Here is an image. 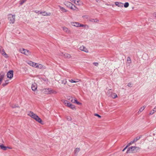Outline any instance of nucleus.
Here are the masks:
<instances>
[{"label": "nucleus", "mask_w": 156, "mask_h": 156, "mask_svg": "<svg viewBox=\"0 0 156 156\" xmlns=\"http://www.w3.org/2000/svg\"><path fill=\"white\" fill-rule=\"evenodd\" d=\"M8 19L10 23H13L15 19V15L10 14L8 15Z\"/></svg>", "instance_id": "f257e3e1"}, {"label": "nucleus", "mask_w": 156, "mask_h": 156, "mask_svg": "<svg viewBox=\"0 0 156 156\" xmlns=\"http://www.w3.org/2000/svg\"><path fill=\"white\" fill-rule=\"evenodd\" d=\"M20 52L28 56L30 55L31 52L29 50L24 48H22L20 49Z\"/></svg>", "instance_id": "f03ea898"}, {"label": "nucleus", "mask_w": 156, "mask_h": 156, "mask_svg": "<svg viewBox=\"0 0 156 156\" xmlns=\"http://www.w3.org/2000/svg\"><path fill=\"white\" fill-rule=\"evenodd\" d=\"M136 153L135 151V147H131L128 149L126 151L127 153Z\"/></svg>", "instance_id": "7ed1b4c3"}, {"label": "nucleus", "mask_w": 156, "mask_h": 156, "mask_svg": "<svg viewBox=\"0 0 156 156\" xmlns=\"http://www.w3.org/2000/svg\"><path fill=\"white\" fill-rule=\"evenodd\" d=\"M13 71L12 70H9L7 74V78L11 79L13 76Z\"/></svg>", "instance_id": "20e7f679"}, {"label": "nucleus", "mask_w": 156, "mask_h": 156, "mask_svg": "<svg viewBox=\"0 0 156 156\" xmlns=\"http://www.w3.org/2000/svg\"><path fill=\"white\" fill-rule=\"evenodd\" d=\"M42 92L45 94H51V88H45L42 90Z\"/></svg>", "instance_id": "39448f33"}, {"label": "nucleus", "mask_w": 156, "mask_h": 156, "mask_svg": "<svg viewBox=\"0 0 156 156\" xmlns=\"http://www.w3.org/2000/svg\"><path fill=\"white\" fill-rule=\"evenodd\" d=\"M0 53L5 57H8L7 55L5 53L4 50L2 47L0 46Z\"/></svg>", "instance_id": "423d86ee"}, {"label": "nucleus", "mask_w": 156, "mask_h": 156, "mask_svg": "<svg viewBox=\"0 0 156 156\" xmlns=\"http://www.w3.org/2000/svg\"><path fill=\"white\" fill-rule=\"evenodd\" d=\"M28 115L34 119H35L36 117H37V115L31 111H30L29 112L28 114Z\"/></svg>", "instance_id": "0eeeda50"}, {"label": "nucleus", "mask_w": 156, "mask_h": 156, "mask_svg": "<svg viewBox=\"0 0 156 156\" xmlns=\"http://www.w3.org/2000/svg\"><path fill=\"white\" fill-rule=\"evenodd\" d=\"M80 49L81 51H83L86 52H88V49L83 46H82L80 48Z\"/></svg>", "instance_id": "6e6552de"}, {"label": "nucleus", "mask_w": 156, "mask_h": 156, "mask_svg": "<svg viewBox=\"0 0 156 156\" xmlns=\"http://www.w3.org/2000/svg\"><path fill=\"white\" fill-rule=\"evenodd\" d=\"M5 75V73L3 72H1L0 73V84L1 83L2 80L3 79Z\"/></svg>", "instance_id": "1a4fd4ad"}, {"label": "nucleus", "mask_w": 156, "mask_h": 156, "mask_svg": "<svg viewBox=\"0 0 156 156\" xmlns=\"http://www.w3.org/2000/svg\"><path fill=\"white\" fill-rule=\"evenodd\" d=\"M62 29L67 34H70V33L71 31L70 30L68 29L67 27H62Z\"/></svg>", "instance_id": "9d476101"}, {"label": "nucleus", "mask_w": 156, "mask_h": 156, "mask_svg": "<svg viewBox=\"0 0 156 156\" xmlns=\"http://www.w3.org/2000/svg\"><path fill=\"white\" fill-rule=\"evenodd\" d=\"M36 121L40 123L41 124H43V122L42 121L41 119L38 116L37 117H36L35 119Z\"/></svg>", "instance_id": "9b49d317"}, {"label": "nucleus", "mask_w": 156, "mask_h": 156, "mask_svg": "<svg viewBox=\"0 0 156 156\" xmlns=\"http://www.w3.org/2000/svg\"><path fill=\"white\" fill-rule=\"evenodd\" d=\"M31 89L33 91H35L37 88V85L36 83H34L32 85Z\"/></svg>", "instance_id": "f8f14e48"}, {"label": "nucleus", "mask_w": 156, "mask_h": 156, "mask_svg": "<svg viewBox=\"0 0 156 156\" xmlns=\"http://www.w3.org/2000/svg\"><path fill=\"white\" fill-rule=\"evenodd\" d=\"M39 14H41L42 15L45 16H50L51 14L50 12L47 13L45 11L44 12H40Z\"/></svg>", "instance_id": "ddd939ff"}, {"label": "nucleus", "mask_w": 156, "mask_h": 156, "mask_svg": "<svg viewBox=\"0 0 156 156\" xmlns=\"http://www.w3.org/2000/svg\"><path fill=\"white\" fill-rule=\"evenodd\" d=\"M115 4L116 5L118 6L119 7H123V3L120 2H116L115 3Z\"/></svg>", "instance_id": "4468645a"}, {"label": "nucleus", "mask_w": 156, "mask_h": 156, "mask_svg": "<svg viewBox=\"0 0 156 156\" xmlns=\"http://www.w3.org/2000/svg\"><path fill=\"white\" fill-rule=\"evenodd\" d=\"M63 103H64L65 105L69 107L70 105L71 104L68 101L66 100H64L63 101Z\"/></svg>", "instance_id": "2eb2a0df"}, {"label": "nucleus", "mask_w": 156, "mask_h": 156, "mask_svg": "<svg viewBox=\"0 0 156 156\" xmlns=\"http://www.w3.org/2000/svg\"><path fill=\"white\" fill-rule=\"evenodd\" d=\"M71 24L72 26L76 27H79V23L77 22H71Z\"/></svg>", "instance_id": "dca6fc26"}, {"label": "nucleus", "mask_w": 156, "mask_h": 156, "mask_svg": "<svg viewBox=\"0 0 156 156\" xmlns=\"http://www.w3.org/2000/svg\"><path fill=\"white\" fill-rule=\"evenodd\" d=\"M0 148L2 149V150H4V151H5V150H6L7 148L11 149V148L8 147H6V146H4L2 144H1V145L0 146Z\"/></svg>", "instance_id": "f3484780"}, {"label": "nucleus", "mask_w": 156, "mask_h": 156, "mask_svg": "<svg viewBox=\"0 0 156 156\" xmlns=\"http://www.w3.org/2000/svg\"><path fill=\"white\" fill-rule=\"evenodd\" d=\"M62 54H63L65 58H70L71 57V55L70 54H68L67 53H65L63 54V53H62Z\"/></svg>", "instance_id": "a211bd4d"}, {"label": "nucleus", "mask_w": 156, "mask_h": 156, "mask_svg": "<svg viewBox=\"0 0 156 156\" xmlns=\"http://www.w3.org/2000/svg\"><path fill=\"white\" fill-rule=\"evenodd\" d=\"M110 96L112 97L113 98H115L117 97V95L116 94L111 92L110 94Z\"/></svg>", "instance_id": "6ab92c4d"}, {"label": "nucleus", "mask_w": 156, "mask_h": 156, "mask_svg": "<svg viewBox=\"0 0 156 156\" xmlns=\"http://www.w3.org/2000/svg\"><path fill=\"white\" fill-rule=\"evenodd\" d=\"M80 151V149L79 148H76L74 150V154L75 155H77L78 153Z\"/></svg>", "instance_id": "aec40b11"}, {"label": "nucleus", "mask_w": 156, "mask_h": 156, "mask_svg": "<svg viewBox=\"0 0 156 156\" xmlns=\"http://www.w3.org/2000/svg\"><path fill=\"white\" fill-rule=\"evenodd\" d=\"M90 21L91 22L96 23L98 22L99 20L97 19H90Z\"/></svg>", "instance_id": "412c9836"}, {"label": "nucleus", "mask_w": 156, "mask_h": 156, "mask_svg": "<svg viewBox=\"0 0 156 156\" xmlns=\"http://www.w3.org/2000/svg\"><path fill=\"white\" fill-rule=\"evenodd\" d=\"M37 68L40 69H45V67L44 66H42L41 64H38Z\"/></svg>", "instance_id": "4be33fe9"}, {"label": "nucleus", "mask_w": 156, "mask_h": 156, "mask_svg": "<svg viewBox=\"0 0 156 156\" xmlns=\"http://www.w3.org/2000/svg\"><path fill=\"white\" fill-rule=\"evenodd\" d=\"M140 138V136H137L136 137L133 141H131V143H133L136 142Z\"/></svg>", "instance_id": "5701e85b"}, {"label": "nucleus", "mask_w": 156, "mask_h": 156, "mask_svg": "<svg viewBox=\"0 0 156 156\" xmlns=\"http://www.w3.org/2000/svg\"><path fill=\"white\" fill-rule=\"evenodd\" d=\"M65 4L66 6L70 7L71 5H72V3L69 2H67L65 3Z\"/></svg>", "instance_id": "b1692460"}, {"label": "nucleus", "mask_w": 156, "mask_h": 156, "mask_svg": "<svg viewBox=\"0 0 156 156\" xmlns=\"http://www.w3.org/2000/svg\"><path fill=\"white\" fill-rule=\"evenodd\" d=\"M35 63V62H33L32 61H30L28 62V64L30 65L31 66H32L34 67V64Z\"/></svg>", "instance_id": "393cba45"}, {"label": "nucleus", "mask_w": 156, "mask_h": 156, "mask_svg": "<svg viewBox=\"0 0 156 156\" xmlns=\"http://www.w3.org/2000/svg\"><path fill=\"white\" fill-rule=\"evenodd\" d=\"M61 83L62 84L65 85L67 83V80L65 79H63L61 80Z\"/></svg>", "instance_id": "a878e982"}, {"label": "nucleus", "mask_w": 156, "mask_h": 156, "mask_svg": "<svg viewBox=\"0 0 156 156\" xmlns=\"http://www.w3.org/2000/svg\"><path fill=\"white\" fill-rule=\"evenodd\" d=\"M58 6L59 7L60 9L63 12H66L67 11V10L65 9L63 7H62L60 6H59V5Z\"/></svg>", "instance_id": "bb28decb"}, {"label": "nucleus", "mask_w": 156, "mask_h": 156, "mask_svg": "<svg viewBox=\"0 0 156 156\" xmlns=\"http://www.w3.org/2000/svg\"><path fill=\"white\" fill-rule=\"evenodd\" d=\"M145 108V107L144 106L141 107L139 109V111L138 112L139 114Z\"/></svg>", "instance_id": "cd10ccee"}, {"label": "nucleus", "mask_w": 156, "mask_h": 156, "mask_svg": "<svg viewBox=\"0 0 156 156\" xmlns=\"http://www.w3.org/2000/svg\"><path fill=\"white\" fill-rule=\"evenodd\" d=\"M131 62L130 58L129 57L127 58V63L129 64H130Z\"/></svg>", "instance_id": "c85d7f7f"}, {"label": "nucleus", "mask_w": 156, "mask_h": 156, "mask_svg": "<svg viewBox=\"0 0 156 156\" xmlns=\"http://www.w3.org/2000/svg\"><path fill=\"white\" fill-rule=\"evenodd\" d=\"M27 0H21L20 1V5H22L24 2H25Z\"/></svg>", "instance_id": "c756f323"}, {"label": "nucleus", "mask_w": 156, "mask_h": 156, "mask_svg": "<svg viewBox=\"0 0 156 156\" xmlns=\"http://www.w3.org/2000/svg\"><path fill=\"white\" fill-rule=\"evenodd\" d=\"M69 108H71V109H72L73 110H74V109H75V106L74 105H72V104H71V105H70Z\"/></svg>", "instance_id": "7c9ffc66"}, {"label": "nucleus", "mask_w": 156, "mask_h": 156, "mask_svg": "<svg viewBox=\"0 0 156 156\" xmlns=\"http://www.w3.org/2000/svg\"><path fill=\"white\" fill-rule=\"evenodd\" d=\"M70 8L73 10H75L76 9V6L75 5L72 4V5L70 7Z\"/></svg>", "instance_id": "2f4dec72"}, {"label": "nucleus", "mask_w": 156, "mask_h": 156, "mask_svg": "<svg viewBox=\"0 0 156 156\" xmlns=\"http://www.w3.org/2000/svg\"><path fill=\"white\" fill-rule=\"evenodd\" d=\"M11 107L13 108H14L16 107L19 108V106L17 105H13L11 106Z\"/></svg>", "instance_id": "473e14b6"}, {"label": "nucleus", "mask_w": 156, "mask_h": 156, "mask_svg": "<svg viewBox=\"0 0 156 156\" xmlns=\"http://www.w3.org/2000/svg\"><path fill=\"white\" fill-rule=\"evenodd\" d=\"M140 149V148L137 147H135V151H136V152L138 151Z\"/></svg>", "instance_id": "72a5a7b5"}, {"label": "nucleus", "mask_w": 156, "mask_h": 156, "mask_svg": "<svg viewBox=\"0 0 156 156\" xmlns=\"http://www.w3.org/2000/svg\"><path fill=\"white\" fill-rule=\"evenodd\" d=\"M129 5V4L128 2H126L124 4V7L125 8H127Z\"/></svg>", "instance_id": "f704fd0d"}, {"label": "nucleus", "mask_w": 156, "mask_h": 156, "mask_svg": "<svg viewBox=\"0 0 156 156\" xmlns=\"http://www.w3.org/2000/svg\"><path fill=\"white\" fill-rule=\"evenodd\" d=\"M155 110H154V109H153L150 113V114H149L150 115H152L154 113V112H155Z\"/></svg>", "instance_id": "c9c22d12"}, {"label": "nucleus", "mask_w": 156, "mask_h": 156, "mask_svg": "<svg viewBox=\"0 0 156 156\" xmlns=\"http://www.w3.org/2000/svg\"><path fill=\"white\" fill-rule=\"evenodd\" d=\"M86 27L85 25L81 24L79 23V27Z\"/></svg>", "instance_id": "e433bc0d"}, {"label": "nucleus", "mask_w": 156, "mask_h": 156, "mask_svg": "<svg viewBox=\"0 0 156 156\" xmlns=\"http://www.w3.org/2000/svg\"><path fill=\"white\" fill-rule=\"evenodd\" d=\"M51 94L52 93L55 94H56L57 93V92L55 91H54V90H53L51 88Z\"/></svg>", "instance_id": "4c0bfd02"}, {"label": "nucleus", "mask_w": 156, "mask_h": 156, "mask_svg": "<svg viewBox=\"0 0 156 156\" xmlns=\"http://www.w3.org/2000/svg\"><path fill=\"white\" fill-rule=\"evenodd\" d=\"M94 115H95V116H97L99 118H101V116L98 114L95 113V114H94Z\"/></svg>", "instance_id": "58836bf2"}, {"label": "nucleus", "mask_w": 156, "mask_h": 156, "mask_svg": "<svg viewBox=\"0 0 156 156\" xmlns=\"http://www.w3.org/2000/svg\"><path fill=\"white\" fill-rule=\"evenodd\" d=\"M75 103H76L77 105H80L81 104V103H80V102L77 101V100L76 99V100H75Z\"/></svg>", "instance_id": "ea45409f"}, {"label": "nucleus", "mask_w": 156, "mask_h": 156, "mask_svg": "<svg viewBox=\"0 0 156 156\" xmlns=\"http://www.w3.org/2000/svg\"><path fill=\"white\" fill-rule=\"evenodd\" d=\"M132 83H128L127 86L129 87H132Z\"/></svg>", "instance_id": "a19ab883"}, {"label": "nucleus", "mask_w": 156, "mask_h": 156, "mask_svg": "<svg viewBox=\"0 0 156 156\" xmlns=\"http://www.w3.org/2000/svg\"><path fill=\"white\" fill-rule=\"evenodd\" d=\"M73 98L72 97L70 96L67 97V99L71 101V100L73 99Z\"/></svg>", "instance_id": "79ce46f5"}, {"label": "nucleus", "mask_w": 156, "mask_h": 156, "mask_svg": "<svg viewBox=\"0 0 156 156\" xmlns=\"http://www.w3.org/2000/svg\"><path fill=\"white\" fill-rule=\"evenodd\" d=\"M111 90V89H109L108 90L107 92V94H108L109 96H110V94H111V92H110V90Z\"/></svg>", "instance_id": "37998d69"}, {"label": "nucleus", "mask_w": 156, "mask_h": 156, "mask_svg": "<svg viewBox=\"0 0 156 156\" xmlns=\"http://www.w3.org/2000/svg\"><path fill=\"white\" fill-rule=\"evenodd\" d=\"M79 1L76 0V1L74 3L76 5H79Z\"/></svg>", "instance_id": "c03bdc74"}, {"label": "nucleus", "mask_w": 156, "mask_h": 156, "mask_svg": "<svg viewBox=\"0 0 156 156\" xmlns=\"http://www.w3.org/2000/svg\"><path fill=\"white\" fill-rule=\"evenodd\" d=\"M69 81L71 83H75V81L74 80H72V79L69 80Z\"/></svg>", "instance_id": "a18cd8bd"}, {"label": "nucleus", "mask_w": 156, "mask_h": 156, "mask_svg": "<svg viewBox=\"0 0 156 156\" xmlns=\"http://www.w3.org/2000/svg\"><path fill=\"white\" fill-rule=\"evenodd\" d=\"M93 64L96 66H98V62H94L93 63Z\"/></svg>", "instance_id": "49530a36"}, {"label": "nucleus", "mask_w": 156, "mask_h": 156, "mask_svg": "<svg viewBox=\"0 0 156 156\" xmlns=\"http://www.w3.org/2000/svg\"><path fill=\"white\" fill-rule=\"evenodd\" d=\"M75 83H77V82H78L80 81L81 80H79L78 79H75Z\"/></svg>", "instance_id": "de8ad7c7"}, {"label": "nucleus", "mask_w": 156, "mask_h": 156, "mask_svg": "<svg viewBox=\"0 0 156 156\" xmlns=\"http://www.w3.org/2000/svg\"><path fill=\"white\" fill-rule=\"evenodd\" d=\"M38 64H37V63H35L34 64V67H36V68H37V66H38Z\"/></svg>", "instance_id": "09e8293b"}, {"label": "nucleus", "mask_w": 156, "mask_h": 156, "mask_svg": "<svg viewBox=\"0 0 156 156\" xmlns=\"http://www.w3.org/2000/svg\"><path fill=\"white\" fill-rule=\"evenodd\" d=\"M67 120L70 121L71 120V118L70 117H67Z\"/></svg>", "instance_id": "8fccbe9b"}, {"label": "nucleus", "mask_w": 156, "mask_h": 156, "mask_svg": "<svg viewBox=\"0 0 156 156\" xmlns=\"http://www.w3.org/2000/svg\"><path fill=\"white\" fill-rule=\"evenodd\" d=\"M75 100H76V99H73V98L71 100V101L73 103H75Z\"/></svg>", "instance_id": "3c124183"}, {"label": "nucleus", "mask_w": 156, "mask_h": 156, "mask_svg": "<svg viewBox=\"0 0 156 156\" xmlns=\"http://www.w3.org/2000/svg\"><path fill=\"white\" fill-rule=\"evenodd\" d=\"M7 84L6 83H3L2 84V86H3V87H5V86H6Z\"/></svg>", "instance_id": "603ef678"}, {"label": "nucleus", "mask_w": 156, "mask_h": 156, "mask_svg": "<svg viewBox=\"0 0 156 156\" xmlns=\"http://www.w3.org/2000/svg\"><path fill=\"white\" fill-rule=\"evenodd\" d=\"M9 83V80H7L5 81V83H6L7 84H8Z\"/></svg>", "instance_id": "864d4df0"}, {"label": "nucleus", "mask_w": 156, "mask_h": 156, "mask_svg": "<svg viewBox=\"0 0 156 156\" xmlns=\"http://www.w3.org/2000/svg\"><path fill=\"white\" fill-rule=\"evenodd\" d=\"M128 147V146H126L125 147V148L122 150V151H124L127 148V147Z\"/></svg>", "instance_id": "5fc2aeb1"}, {"label": "nucleus", "mask_w": 156, "mask_h": 156, "mask_svg": "<svg viewBox=\"0 0 156 156\" xmlns=\"http://www.w3.org/2000/svg\"><path fill=\"white\" fill-rule=\"evenodd\" d=\"M153 16H154V17H156V13H154L153 14Z\"/></svg>", "instance_id": "6e6d98bb"}, {"label": "nucleus", "mask_w": 156, "mask_h": 156, "mask_svg": "<svg viewBox=\"0 0 156 156\" xmlns=\"http://www.w3.org/2000/svg\"><path fill=\"white\" fill-rule=\"evenodd\" d=\"M133 144V143H131V142L129 143V144H128L127 145V146H129L131 144Z\"/></svg>", "instance_id": "4d7b16f0"}, {"label": "nucleus", "mask_w": 156, "mask_h": 156, "mask_svg": "<svg viewBox=\"0 0 156 156\" xmlns=\"http://www.w3.org/2000/svg\"><path fill=\"white\" fill-rule=\"evenodd\" d=\"M70 1L72 2H75L76 1V0H70Z\"/></svg>", "instance_id": "13d9d810"}, {"label": "nucleus", "mask_w": 156, "mask_h": 156, "mask_svg": "<svg viewBox=\"0 0 156 156\" xmlns=\"http://www.w3.org/2000/svg\"><path fill=\"white\" fill-rule=\"evenodd\" d=\"M40 12L39 11H38L37 12V11H35V12H36L38 14H39Z\"/></svg>", "instance_id": "bf43d9fd"}, {"label": "nucleus", "mask_w": 156, "mask_h": 156, "mask_svg": "<svg viewBox=\"0 0 156 156\" xmlns=\"http://www.w3.org/2000/svg\"><path fill=\"white\" fill-rule=\"evenodd\" d=\"M96 2H100V0H96Z\"/></svg>", "instance_id": "052dcab7"}, {"label": "nucleus", "mask_w": 156, "mask_h": 156, "mask_svg": "<svg viewBox=\"0 0 156 156\" xmlns=\"http://www.w3.org/2000/svg\"><path fill=\"white\" fill-rule=\"evenodd\" d=\"M154 110H155V112H156V106L154 108Z\"/></svg>", "instance_id": "680f3d73"}]
</instances>
